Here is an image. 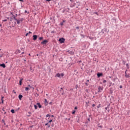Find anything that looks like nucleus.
Wrapping results in <instances>:
<instances>
[{
  "label": "nucleus",
  "instance_id": "obj_1",
  "mask_svg": "<svg viewBox=\"0 0 130 130\" xmlns=\"http://www.w3.org/2000/svg\"><path fill=\"white\" fill-rule=\"evenodd\" d=\"M14 20H15V21H17V24H20V23H21V22H23V21H24V19L23 18H21L20 20H18L17 19V18H16V17L14 16Z\"/></svg>",
  "mask_w": 130,
  "mask_h": 130
},
{
  "label": "nucleus",
  "instance_id": "obj_2",
  "mask_svg": "<svg viewBox=\"0 0 130 130\" xmlns=\"http://www.w3.org/2000/svg\"><path fill=\"white\" fill-rule=\"evenodd\" d=\"M60 76L61 77H63V76H64V74H63V73L62 74H59V73H57L55 76V77H57V78H60Z\"/></svg>",
  "mask_w": 130,
  "mask_h": 130
},
{
  "label": "nucleus",
  "instance_id": "obj_3",
  "mask_svg": "<svg viewBox=\"0 0 130 130\" xmlns=\"http://www.w3.org/2000/svg\"><path fill=\"white\" fill-rule=\"evenodd\" d=\"M64 40H66L63 38H61L59 39L60 43H64Z\"/></svg>",
  "mask_w": 130,
  "mask_h": 130
},
{
  "label": "nucleus",
  "instance_id": "obj_4",
  "mask_svg": "<svg viewBox=\"0 0 130 130\" xmlns=\"http://www.w3.org/2000/svg\"><path fill=\"white\" fill-rule=\"evenodd\" d=\"M98 90H98L99 93H100L102 92V91L103 90V88H102L101 86H99Z\"/></svg>",
  "mask_w": 130,
  "mask_h": 130
},
{
  "label": "nucleus",
  "instance_id": "obj_5",
  "mask_svg": "<svg viewBox=\"0 0 130 130\" xmlns=\"http://www.w3.org/2000/svg\"><path fill=\"white\" fill-rule=\"evenodd\" d=\"M67 52H69L70 54H71L72 55H73L74 53H75L73 51H70V50L67 51Z\"/></svg>",
  "mask_w": 130,
  "mask_h": 130
},
{
  "label": "nucleus",
  "instance_id": "obj_6",
  "mask_svg": "<svg viewBox=\"0 0 130 130\" xmlns=\"http://www.w3.org/2000/svg\"><path fill=\"white\" fill-rule=\"evenodd\" d=\"M48 41L47 40H44L42 43L41 44H46Z\"/></svg>",
  "mask_w": 130,
  "mask_h": 130
},
{
  "label": "nucleus",
  "instance_id": "obj_7",
  "mask_svg": "<svg viewBox=\"0 0 130 130\" xmlns=\"http://www.w3.org/2000/svg\"><path fill=\"white\" fill-rule=\"evenodd\" d=\"M38 36L37 35H34L33 36V40H37Z\"/></svg>",
  "mask_w": 130,
  "mask_h": 130
},
{
  "label": "nucleus",
  "instance_id": "obj_8",
  "mask_svg": "<svg viewBox=\"0 0 130 130\" xmlns=\"http://www.w3.org/2000/svg\"><path fill=\"white\" fill-rule=\"evenodd\" d=\"M0 67H2V68L5 69L6 68V64L5 63L0 64Z\"/></svg>",
  "mask_w": 130,
  "mask_h": 130
},
{
  "label": "nucleus",
  "instance_id": "obj_9",
  "mask_svg": "<svg viewBox=\"0 0 130 130\" xmlns=\"http://www.w3.org/2000/svg\"><path fill=\"white\" fill-rule=\"evenodd\" d=\"M18 98L19 100H22V98H23V95H22L21 94H19L18 96Z\"/></svg>",
  "mask_w": 130,
  "mask_h": 130
},
{
  "label": "nucleus",
  "instance_id": "obj_10",
  "mask_svg": "<svg viewBox=\"0 0 130 130\" xmlns=\"http://www.w3.org/2000/svg\"><path fill=\"white\" fill-rule=\"evenodd\" d=\"M22 81H23V78L20 79V81H19V85H20V86L22 85Z\"/></svg>",
  "mask_w": 130,
  "mask_h": 130
},
{
  "label": "nucleus",
  "instance_id": "obj_11",
  "mask_svg": "<svg viewBox=\"0 0 130 130\" xmlns=\"http://www.w3.org/2000/svg\"><path fill=\"white\" fill-rule=\"evenodd\" d=\"M37 105H38V107H39V108H41V107H42V106L41 105H40V104L39 103H38L37 104Z\"/></svg>",
  "mask_w": 130,
  "mask_h": 130
},
{
  "label": "nucleus",
  "instance_id": "obj_12",
  "mask_svg": "<svg viewBox=\"0 0 130 130\" xmlns=\"http://www.w3.org/2000/svg\"><path fill=\"white\" fill-rule=\"evenodd\" d=\"M97 76H98V78H100V77H101V76H102V73H98Z\"/></svg>",
  "mask_w": 130,
  "mask_h": 130
},
{
  "label": "nucleus",
  "instance_id": "obj_13",
  "mask_svg": "<svg viewBox=\"0 0 130 130\" xmlns=\"http://www.w3.org/2000/svg\"><path fill=\"white\" fill-rule=\"evenodd\" d=\"M45 104L46 105H48V102L47 101V100L46 99H45Z\"/></svg>",
  "mask_w": 130,
  "mask_h": 130
},
{
  "label": "nucleus",
  "instance_id": "obj_14",
  "mask_svg": "<svg viewBox=\"0 0 130 130\" xmlns=\"http://www.w3.org/2000/svg\"><path fill=\"white\" fill-rule=\"evenodd\" d=\"M30 72H31V73H33V72H34V69H32V67H30Z\"/></svg>",
  "mask_w": 130,
  "mask_h": 130
},
{
  "label": "nucleus",
  "instance_id": "obj_15",
  "mask_svg": "<svg viewBox=\"0 0 130 130\" xmlns=\"http://www.w3.org/2000/svg\"><path fill=\"white\" fill-rule=\"evenodd\" d=\"M1 101H2V103H4V96H2V99H1Z\"/></svg>",
  "mask_w": 130,
  "mask_h": 130
},
{
  "label": "nucleus",
  "instance_id": "obj_16",
  "mask_svg": "<svg viewBox=\"0 0 130 130\" xmlns=\"http://www.w3.org/2000/svg\"><path fill=\"white\" fill-rule=\"evenodd\" d=\"M34 107H35V109H37V108H38L37 105H34Z\"/></svg>",
  "mask_w": 130,
  "mask_h": 130
},
{
  "label": "nucleus",
  "instance_id": "obj_17",
  "mask_svg": "<svg viewBox=\"0 0 130 130\" xmlns=\"http://www.w3.org/2000/svg\"><path fill=\"white\" fill-rule=\"evenodd\" d=\"M11 112H12V113H15V110H11Z\"/></svg>",
  "mask_w": 130,
  "mask_h": 130
},
{
  "label": "nucleus",
  "instance_id": "obj_18",
  "mask_svg": "<svg viewBox=\"0 0 130 130\" xmlns=\"http://www.w3.org/2000/svg\"><path fill=\"white\" fill-rule=\"evenodd\" d=\"M46 117H50V115H49V114H47L46 115Z\"/></svg>",
  "mask_w": 130,
  "mask_h": 130
},
{
  "label": "nucleus",
  "instance_id": "obj_19",
  "mask_svg": "<svg viewBox=\"0 0 130 130\" xmlns=\"http://www.w3.org/2000/svg\"><path fill=\"white\" fill-rule=\"evenodd\" d=\"M98 108H100V107H101V105L99 104L98 106H97Z\"/></svg>",
  "mask_w": 130,
  "mask_h": 130
},
{
  "label": "nucleus",
  "instance_id": "obj_20",
  "mask_svg": "<svg viewBox=\"0 0 130 130\" xmlns=\"http://www.w3.org/2000/svg\"><path fill=\"white\" fill-rule=\"evenodd\" d=\"M26 91H28V90H29V88L28 87H25V89Z\"/></svg>",
  "mask_w": 130,
  "mask_h": 130
},
{
  "label": "nucleus",
  "instance_id": "obj_21",
  "mask_svg": "<svg viewBox=\"0 0 130 130\" xmlns=\"http://www.w3.org/2000/svg\"><path fill=\"white\" fill-rule=\"evenodd\" d=\"M42 39H43V37H41L39 38L40 40H42Z\"/></svg>",
  "mask_w": 130,
  "mask_h": 130
},
{
  "label": "nucleus",
  "instance_id": "obj_22",
  "mask_svg": "<svg viewBox=\"0 0 130 130\" xmlns=\"http://www.w3.org/2000/svg\"><path fill=\"white\" fill-rule=\"evenodd\" d=\"M2 122L4 123V124H6V123L5 122V120H2Z\"/></svg>",
  "mask_w": 130,
  "mask_h": 130
},
{
  "label": "nucleus",
  "instance_id": "obj_23",
  "mask_svg": "<svg viewBox=\"0 0 130 130\" xmlns=\"http://www.w3.org/2000/svg\"><path fill=\"white\" fill-rule=\"evenodd\" d=\"M60 25H61V26H63V22L60 23Z\"/></svg>",
  "mask_w": 130,
  "mask_h": 130
},
{
  "label": "nucleus",
  "instance_id": "obj_24",
  "mask_svg": "<svg viewBox=\"0 0 130 130\" xmlns=\"http://www.w3.org/2000/svg\"><path fill=\"white\" fill-rule=\"evenodd\" d=\"M76 28V29H80V27H79V26H77Z\"/></svg>",
  "mask_w": 130,
  "mask_h": 130
},
{
  "label": "nucleus",
  "instance_id": "obj_25",
  "mask_svg": "<svg viewBox=\"0 0 130 130\" xmlns=\"http://www.w3.org/2000/svg\"><path fill=\"white\" fill-rule=\"evenodd\" d=\"M119 88H120V89H122V85H120V86H119Z\"/></svg>",
  "mask_w": 130,
  "mask_h": 130
},
{
  "label": "nucleus",
  "instance_id": "obj_26",
  "mask_svg": "<svg viewBox=\"0 0 130 130\" xmlns=\"http://www.w3.org/2000/svg\"><path fill=\"white\" fill-rule=\"evenodd\" d=\"M125 77H126V78H128V76L126 74L125 75Z\"/></svg>",
  "mask_w": 130,
  "mask_h": 130
},
{
  "label": "nucleus",
  "instance_id": "obj_27",
  "mask_svg": "<svg viewBox=\"0 0 130 130\" xmlns=\"http://www.w3.org/2000/svg\"><path fill=\"white\" fill-rule=\"evenodd\" d=\"M106 82H107V81H106V80H105L103 81V83H106Z\"/></svg>",
  "mask_w": 130,
  "mask_h": 130
},
{
  "label": "nucleus",
  "instance_id": "obj_28",
  "mask_svg": "<svg viewBox=\"0 0 130 130\" xmlns=\"http://www.w3.org/2000/svg\"><path fill=\"white\" fill-rule=\"evenodd\" d=\"M7 19H5L3 20V22H7Z\"/></svg>",
  "mask_w": 130,
  "mask_h": 130
},
{
  "label": "nucleus",
  "instance_id": "obj_29",
  "mask_svg": "<svg viewBox=\"0 0 130 130\" xmlns=\"http://www.w3.org/2000/svg\"><path fill=\"white\" fill-rule=\"evenodd\" d=\"M28 34H32V32L29 31V32H28Z\"/></svg>",
  "mask_w": 130,
  "mask_h": 130
},
{
  "label": "nucleus",
  "instance_id": "obj_30",
  "mask_svg": "<svg viewBox=\"0 0 130 130\" xmlns=\"http://www.w3.org/2000/svg\"><path fill=\"white\" fill-rule=\"evenodd\" d=\"M92 107H95V104H92Z\"/></svg>",
  "mask_w": 130,
  "mask_h": 130
},
{
  "label": "nucleus",
  "instance_id": "obj_31",
  "mask_svg": "<svg viewBox=\"0 0 130 130\" xmlns=\"http://www.w3.org/2000/svg\"><path fill=\"white\" fill-rule=\"evenodd\" d=\"M47 126H48V127H50V125L48 124Z\"/></svg>",
  "mask_w": 130,
  "mask_h": 130
},
{
  "label": "nucleus",
  "instance_id": "obj_32",
  "mask_svg": "<svg viewBox=\"0 0 130 130\" xmlns=\"http://www.w3.org/2000/svg\"><path fill=\"white\" fill-rule=\"evenodd\" d=\"M126 67H127V68H128V64H127V63L126 64Z\"/></svg>",
  "mask_w": 130,
  "mask_h": 130
},
{
  "label": "nucleus",
  "instance_id": "obj_33",
  "mask_svg": "<svg viewBox=\"0 0 130 130\" xmlns=\"http://www.w3.org/2000/svg\"><path fill=\"white\" fill-rule=\"evenodd\" d=\"M85 85H86V86H88V83H85Z\"/></svg>",
  "mask_w": 130,
  "mask_h": 130
},
{
  "label": "nucleus",
  "instance_id": "obj_34",
  "mask_svg": "<svg viewBox=\"0 0 130 130\" xmlns=\"http://www.w3.org/2000/svg\"><path fill=\"white\" fill-rule=\"evenodd\" d=\"M105 109H106V110H107V109H108V107H106Z\"/></svg>",
  "mask_w": 130,
  "mask_h": 130
},
{
  "label": "nucleus",
  "instance_id": "obj_35",
  "mask_svg": "<svg viewBox=\"0 0 130 130\" xmlns=\"http://www.w3.org/2000/svg\"><path fill=\"white\" fill-rule=\"evenodd\" d=\"M52 122V120H50L49 121V122Z\"/></svg>",
  "mask_w": 130,
  "mask_h": 130
},
{
  "label": "nucleus",
  "instance_id": "obj_36",
  "mask_svg": "<svg viewBox=\"0 0 130 130\" xmlns=\"http://www.w3.org/2000/svg\"><path fill=\"white\" fill-rule=\"evenodd\" d=\"M75 111L74 112H72V114H75Z\"/></svg>",
  "mask_w": 130,
  "mask_h": 130
},
{
  "label": "nucleus",
  "instance_id": "obj_37",
  "mask_svg": "<svg viewBox=\"0 0 130 130\" xmlns=\"http://www.w3.org/2000/svg\"><path fill=\"white\" fill-rule=\"evenodd\" d=\"M94 14L98 15V13H97V12L94 13Z\"/></svg>",
  "mask_w": 130,
  "mask_h": 130
},
{
  "label": "nucleus",
  "instance_id": "obj_38",
  "mask_svg": "<svg viewBox=\"0 0 130 130\" xmlns=\"http://www.w3.org/2000/svg\"><path fill=\"white\" fill-rule=\"evenodd\" d=\"M29 34H28V33H27L26 35H25V36H28V35Z\"/></svg>",
  "mask_w": 130,
  "mask_h": 130
},
{
  "label": "nucleus",
  "instance_id": "obj_39",
  "mask_svg": "<svg viewBox=\"0 0 130 130\" xmlns=\"http://www.w3.org/2000/svg\"><path fill=\"white\" fill-rule=\"evenodd\" d=\"M51 0H46V2H50Z\"/></svg>",
  "mask_w": 130,
  "mask_h": 130
},
{
  "label": "nucleus",
  "instance_id": "obj_40",
  "mask_svg": "<svg viewBox=\"0 0 130 130\" xmlns=\"http://www.w3.org/2000/svg\"><path fill=\"white\" fill-rule=\"evenodd\" d=\"M49 104H50V105L52 104V102H50V103H49Z\"/></svg>",
  "mask_w": 130,
  "mask_h": 130
},
{
  "label": "nucleus",
  "instance_id": "obj_41",
  "mask_svg": "<svg viewBox=\"0 0 130 130\" xmlns=\"http://www.w3.org/2000/svg\"><path fill=\"white\" fill-rule=\"evenodd\" d=\"M48 125V123H46V124H45V125Z\"/></svg>",
  "mask_w": 130,
  "mask_h": 130
},
{
  "label": "nucleus",
  "instance_id": "obj_42",
  "mask_svg": "<svg viewBox=\"0 0 130 130\" xmlns=\"http://www.w3.org/2000/svg\"><path fill=\"white\" fill-rule=\"evenodd\" d=\"M2 26H3V24H0V27H2Z\"/></svg>",
  "mask_w": 130,
  "mask_h": 130
},
{
  "label": "nucleus",
  "instance_id": "obj_43",
  "mask_svg": "<svg viewBox=\"0 0 130 130\" xmlns=\"http://www.w3.org/2000/svg\"><path fill=\"white\" fill-rule=\"evenodd\" d=\"M13 92H14V94H16V92L15 91V90H13Z\"/></svg>",
  "mask_w": 130,
  "mask_h": 130
},
{
  "label": "nucleus",
  "instance_id": "obj_44",
  "mask_svg": "<svg viewBox=\"0 0 130 130\" xmlns=\"http://www.w3.org/2000/svg\"><path fill=\"white\" fill-rule=\"evenodd\" d=\"M2 56H3V55H1L0 56V58H2Z\"/></svg>",
  "mask_w": 130,
  "mask_h": 130
},
{
  "label": "nucleus",
  "instance_id": "obj_45",
  "mask_svg": "<svg viewBox=\"0 0 130 130\" xmlns=\"http://www.w3.org/2000/svg\"><path fill=\"white\" fill-rule=\"evenodd\" d=\"M70 2H71V3H73V0H70Z\"/></svg>",
  "mask_w": 130,
  "mask_h": 130
},
{
  "label": "nucleus",
  "instance_id": "obj_46",
  "mask_svg": "<svg viewBox=\"0 0 130 130\" xmlns=\"http://www.w3.org/2000/svg\"><path fill=\"white\" fill-rule=\"evenodd\" d=\"M20 2H23V0H19Z\"/></svg>",
  "mask_w": 130,
  "mask_h": 130
},
{
  "label": "nucleus",
  "instance_id": "obj_47",
  "mask_svg": "<svg viewBox=\"0 0 130 130\" xmlns=\"http://www.w3.org/2000/svg\"><path fill=\"white\" fill-rule=\"evenodd\" d=\"M68 120H71L70 118H68Z\"/></svg>",
  "mask_w": 130,
  "mask_h": 130
},
{
  "label": "nucleus",
  "instance_id": "obj_48",
  "mask_svg": "<svg viewBox=\"0 0 130 130\" xmlns=\"http://www.w3.org/2000/svg\"><path fill=\"white\" fill-rule=\"evenodd\" d=\"M75 109H77V107H75Z\"/></svg>",
  "mask_w": 130,
  "mask_h": 130
},
{
  "label": "nucleus",
  "instance_id": "obj_49",
  "mask_svg": "<svg viewBox=\"0 0 130 130\" xmlns=\"http://www.w3.org/2000/svg\"><path fill=\"white\" fill-rule=\"evenodd\" d=\"M51 116H52V117H54V116H53V115H52Z\"/></svg>",
  "mask_w": 130,
  "mask_h": 130
},
{
  "label": "nucleus",
  "instance_id": "obj_50",
  "mask_svg": "<svg viewBox=\"0 0 130 130\" xmlns=\"http://www.w3.org/2000/svg\"><path fill=\"white\" fill-rule=\"evenodd\" d=\"M25 13H27V11L25 10Z\"/></svg>",
  "mask_w": 130,
  "mask_h": 130
},
{
  "label": "nucleus",
  "instance_id": "obj_51",
  "mask_svg": "<svg viewBox=\"0 0 130 130\" xmlns=\"http://www.w3.org/2000/svg\"><path fill=\"white\" fill-rule=\"evenodd\" d=\"M125 75H126V71H125Z\"/></svg>",
  "mask_w": 130,
  "mask_h": 130
},
{
  "label": "nucleus",
  "instance_id": "obj_52",
  "mask_svg": "<svg viewBox=\"0 0 130 130\" xmlns=\"http://www.w3.org/2000/svg\"><path fill=\"white\" fill-rule=\"evenodd\" d=\"M68 119V118H65V120H67Z\"/></svg>",
  "mask_w": 130,
  "mask_h": 130
},
{
  "label": "nucleus",
  "instance_id": "obj_53",
  "mask_svg": "<svg viewBox=\"0 0 130 130\" xmlns=\"http://www.w3.org/2000/svg\"><path fill=\"white\" fill-rule=\"evenodd\" d=\"M110 130H112V128H111L110 129Z\"/></svg>",
  "mask_w": 130,
  "mask_h": 130
},
{
  "label": "nucleus",
  "instance_id": "obj_54",
  "mask_svg": "<svg viewBox=\"0 0 130 130\" xmlns=\"http://www.w3.org/2000/svg\"><path fill=\"white\" fill-rule=\"evenodd\" d=\"M64 22H65L64 20H63V23H64Z\"/></svg>",
  "mask_w": 130,
  "mask_h": 130
},
{
  "label": "nucleus",
  "instance_id": "obj_55",
  "mask_svg": "<svg viewBox=\"0 0 130 130\" xmlns=\"http://www.w3.org/2000/svg\"><path fill=\"white\" fill-rule=\"evenodd\" d=\"M87 82H89V80H87Z\"/></svg>",
  "mask_w": 130,
  "mask_h": 130
},
{
  "label": "nucleus",
  "instance_id": "obj_56",
  "mask_svg": "<svg viewBox=\"0 0 130 130\" xmlns=\"http://www.w3.org/2000/svg\"><path fill=\"white\" fill-rule=\"evenodd\" d=\"M24 54V52H23L22 53V54Z\"/></svg>",
  "mask_w": 130,
  "mask_h": 130
},
{
  "label": "nucleus",
  "instance_id": "obj_57",
  "mask_svg": "<svg viewBox=\"0 0 130 130\" xmlns=\"http://www.w3.org/2000/svg\"><path fill=\"white\" fill-rule=\"evenodd\" d=\"M89 39H92V38H91L89 37Z\"/></svg>",
  "mask_w": 130,
  "mask_h": 130
},
{
  "label": "nucleus",
  "instance_id": "obj_58",
  "mask_svg": "<svg viewBox=\"0 0 130 130\" xmlns=\"http://www.w3.org/2000/svg\"><path fill=\"white\" fill-rule=\"evenodd\" d=\"M28 55H29V56H30V55H31V54H28Z\"/></svg>",
  "mask_w": 130,
  "mask_h": 130
},
{
  "label": "nucleus",
  "instance_id": "obj_59",
  "mask_svg": "<svg viewBox=\"0 0 130 130\" xmlns=\"http://www.w3.org/2000/svg\"><path fill=\"white\" fill-rule=\"evenodd\" d=\"M28 87H31L30 85H28Z\"/></svg>",
  "mask_w": 130,
  "mask_h": 130
},
{
  "label": "nucleus",
  "instance_id": "obj_60",
  "mask_svg": "<svg viewBox=\"0 0 130 130\" xmlns=\"http://www.w3.org/2000/svg\"><path fill=\"white\" fill-rule=\"evenodd\" d=\"M81 61H80L79 62H81Z\"/></svg>",
  "mask_w": 130,
  "mask_h": 130
},
{
  "label": "nucleus",
  "instance_id": "obj_61",
  "mask_svg": "<svg viewBox=\"0 0 130 130\" xmlns=\"http://www.w3.org/2000/svg\"><path fill=\"white\" fill-rule=\"evenodd\" d=\"M24 61H26V60L24 59Z\"/></svg>",
  "mask_w": 130,
  "mask_h": 130
},
{
  "label": "nucleus",
  "instance_id": "obj_62",
  "mask_svg": "<svg viewBox=\"0 0 130 130\" xmlns=\"http://www.w3.org/2000/svg\"><path fill=\"white\" fill-rule=\"evenodd\" d=\"M0 50H1V49H0Z\"/></svg>",
  "mask_w": 130,
  "mask_h": 130
}]
</instances>
